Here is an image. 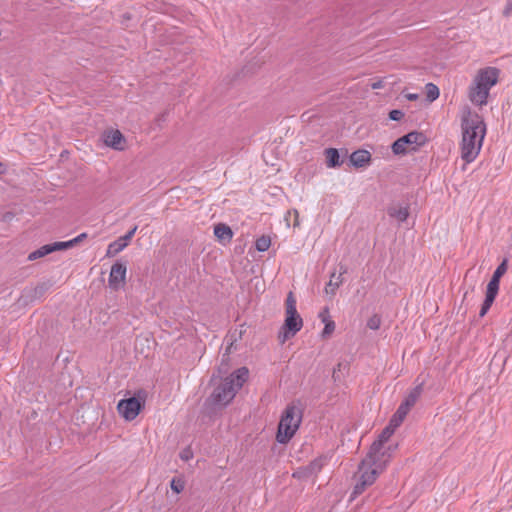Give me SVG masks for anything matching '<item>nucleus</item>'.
Returning a JSON list of instances; mask_svg holds the SVG:
<instances>
[{
	"label": "nucleus",
	"mask_w": 512,
	"mask_h": 512,
	"mask_svg": "<svg viewBox=\"0 0 512 512\" xmlns=\"http://www.w3.org/2000/svg\"><path fill=\"white\" fill-rule=\"evenodd\" d=\"M319 318L322 320V322L325 324L327 321H332L330 319L329 309L326 307L319 313Z\"/></svg>",
	"instance_id": "nucleus-34"
},
{
	"label": "nucleus",
	"mask_w": 512,
	"mask_h": 512,
	"mask_svg": "<svg viewBox=\"0 0 512 512\" xmlns=\"http://www.w3.org/2000/svg\"><path fill=\"white\" fill-rule=\"evenodd\" d=\"M369 486L371 485L361 480L360 478L356 477V483L354 485L351 498H356L358 495L362 494Z\"/></svg>",
	"instance_id": "nucleus-21"
},
{
	"label": "nucleus",
	"mask_w": 512,
	"mask_h": 512,
	"mask_svg": "<svg viewBox=\"0 0 512 512\" xmlns=\"http://www.w3.org/2000/svg\"><path fill=\"white\" fill-rule=\"evenodd\" d=\"M369 486L371 485L361 480L360 478L356 477V483L354 485L351 498H356L358 495L362 494Z\"/></svg>",
	"instance_id": "nucleus-22"
},
{
	"label": "nucleus",
	"mask_w": 512,
	"mask_h": 512,
	"mask_svg": "<svg viewBox=\"0 0 512 512\" xmlns=\"http://www.w3.org/2000/svg\"><path fill=\"white\" fill-rule=\"evenodd\" d=\"M271 245V239L269 236H261L255 242V247L259 252H265Z\"/></svg>",
	"instance_id": "nucleus-23"
},
{
	"label": "nucleus",
	"mask_w": 512,
	"mask_h": 512,
	"mask_svg": "<svg viewBox=\"0 0 512 512\" xmlns=\"http://www.w3.org/2000/svg\"><path fill=\"white\" fill-rule=\"evenodd\" d=\"M406 146V143L402 142V137H400L392 144V150L396 155L404 154L406 152Z\"/></svg>",
	"instance_id": "nucleus-27"
},
{
	"label": "nucleus",
	"mask_w": 512,
	"mask_h": 512,
	"mask_svg": "<svg viewBox=\"0 0 512 512\" xmlns=\"http://www.w3.org/2000/svg\"><path fill=\"white\" fill-rule=\"evenodd\" d=\"M285 314V322L279 333V340L282 343L293 337L303 326V320L297 312L296 299L292 292H289L286 298Z\"/></svg>",
	"instance_id": "nucleus-5"
},
{
	"label": "nucleus",
	"mask_w": 512,
	"mask_h": 512,
	"mask_svg": "<svg viewBox=\"0 0 512 512\" xmlns=\"http://www.w3.org/2000/svg\"><path fill=\"white\" fill-rule=\"evenodd\" d=\"M293 477H300V475L298 473H294Z\"/></svg>",
	"instance_id": "nucleus-39"
},
{
	"label": "nucleus",
	"mask_w": 512,
	"mask_h": 512,
	"mask_svg": "<svg viewBox=\"0 0 512 512\" xmlns=\"http://www.w3.org/2000/svg\"><path fill=\"white\" fill-rule=\"evenodd\" d=\"M327 166L330 168L338 167L341 165L338 150L335 148H327L325 150Z\"/></svg>",
	"instance_id": "nucleus-19"
},
{
	"label": "nucleus",
	"mask_w": 512,
	"mask_h": 512,
	"mask_svg": "<svg viewBox=\"0 0 512 512\" xmlns=\"http://www.w3.org/2000/svg\"><path fill=\"white\" fill-rule=\"evenodd\" d=\"M427 141L426 136L422 132L412 131L404 136H402V142H405L406 145L415 144L420 147L423 146Z\"/></svg>",
	"instance_id": "nucleus-17"
},
{
	"label": "nucleus",
	"mask_w": 512,
	"mask_h": 512,
	"mask_svg": "<svg viewBox=\"0 0 512 512\" xmlns=\"http://www.w3.org/2000/svg\"><path fill=\"white\" fill-rule=\"evenodd\" d=\"M406 98L410 101H414V100H417L418 99V95L417 94H414V93H410V94H407L406 95Z\"/></svg>",
	"instance_id": "nucleus-38"
},
{
	"label": "nucleus",
	"mask_w": 512,
	"mask_h": 512,
	"mask_svg": "<svg viewBox=\"0 0 512 512\" xmlns=\"http://www.w3.org/2000/svg\"><path fill=\"white\" fill-rule=\"evenodd\" d=\"M335 330V323L334 321H327V323H325V327L323 329V332H322V336L324 338L326 337H329Z\"/></svg>",
	"instance_id": "nucleus-31"
},
{
	"label": "nucleus",
	"mask_w": 512,
	"mask_h": 512,
	"mask_svg": "<svg viewBox=\"0 0 512 512\" xmlns=\"http://www.w3.org/2000/svg\"><path fill=\"white\" fill-rule=\"evenodd\" d=\"M404 117V113L401 110H392L389 113V118L394 121H399Z\"/></svg>",
	"instance_id": "nucleus-33"
},
{
	"label": "nucleus",
	"mask_w": 512,
	"mask_h": 512,
	"mask_svg": "<svg viewBox=\"0 0 512 512\" xmlns=\"http://www.w3.org/2000/svg\"><path fill=\"white\" fill-rule=\"evenodd\" d=\"M143 404H144V401L141 402V400L139 398L131 397L128 399L120 400L117 405V409H118L119 414L125 420L132 421L138 416Z\"/></svg>",
	"instance_id": "nucleus-10"
},
{
	"label": "nucleus",
	"mask_w": 512,
	"mask_h": 512,
	"mask_svg": "<svg viewBox=\"0 0 512 512\" xmlns=\"http://www.w3.org/2000/svg\"><path fill=\"white\" fill-rule=\"evenodd\" d=\"M180 458L184 461H188L192 458V452L189 449H186L180 453Z\"/></svg>",
	"instance_id": "nucleus-35"
},
{
	"label": "nucleus",
	"mask_w": 512,
	"mask_h": 512,
	"mask_svg": "<svg viewBox=\"0 0 512 512\" xmlns=\"http://www.w3.org/2000/svg\"><path fill=\"white\" fill-rule=\"evenodd\" d=\"M63 250L60 242L46 244L28 255V260L33 261L42 258L52 252Z\"/></svg>",
	"instance_id": "nucleus-14"
},
{
	"label": "nucleus",
	"mask_w": 512,
	"mask_h": 512,
	"mask_svg": "<svg viewBox=\"0 0 512 512\" xmlns=\"http://www.w3.org/2000/svg\"><path fill=\"white\" fill-rule=\"evenodd\" d=\"M503 13L506 16L512 15V0H507Z\"/></svg>",
	"instance_id": "nucleus-36"
},
{
	"label": "nucleus",
	"mask_w": 512,
	"mask_h": 512,
	"mask_svg": "<svg viewBox=\"0 0 512 512\" xmlns=\"http://www.w3.org/2000/svg\"><path fill=\"white\" fill-rule=\"evenodd\" d=\"M370 160L371 154L367 150H357L350 155V162L357 168L366 166Z\"/></svg>",
	"instance_id": "nucleus-15"
},
{
	"label": "nucleus",
	"mask_w": 512,
	"mask_h": 512,
	"mask_svg": "<svg viewBox=\"0 0 512 512\" xmlns=\"http://www.w3.org/2000/svg\"><path fill=\"white\" fill-rule=\"evenodd\" d=\"M214 235L220 242L225 244L231 241L233 232L228 225L220 223L215 225Z\"/></svg>",
	"instance_id": "nucleus-16"
},
{
	"label": "nucleus",
	"mask_w": 512,
	"mask_h": 512,
	"mask_svg": "<svg viewBox=\"0 0 512 512\" xmlns=\"http://www.w3.org/2000/svg\"><path fill=\"white\" fill-rule=\"evenodd\" d=\"M499 70L495 67L480 69L468 88L469 100L477 106L487 104L490 89L497 84Z\"/></svg>",
	"instance_id": "nucleus-2"
},
{
	"label": "nucleus",
	"mask_w": 512,
	"mask_h": 512,
	"mask_svg": "<svg viewBox=\"0 0 512 512\" xmlns=\"http://www.w3.org/2000/svg\"><path fill=\"white\" fill-rule=\"evenodd\" d=\"M229 337H230L231 342L229 343V345L226 349V353L223 355V357H225L226 355H228L231 352L234 342H236L238 340V338L242 337V330H240L239 332H237V331L232 332Z\"/></svg>",
	"instance_id": "nucleus-30"
},
{
	"label": "nucleus",
	"mask_w": 512,
	"mask_h": 512,
	"mask_svg": "<svg viewBox=\"0 0 512 512\" xmlns=\"http://www.w3.org/2000/svg\"><path fill=\"white\" fill-rule=\"evenodd\" d=\"M439 88L433 84H426V97L430 102L435 101L439 97Z\"/></svg>",
	"instance_id": "nucleus-24"
},
{
	"label": "nucleus",
	"mask_w": 512,
	"mask_h": 512,
	"mask_svg": "<svg viewBox=\"0 0 512 512\" xmlns=\"http://www.w3.org/2000/svg\"><path fill=\"white\" fill-rule=\"evenodd\" d=\"M127 267L123 262H116L112 265L109 275V285L112 289L118 290L123 287L126 281Z\"/></svg>",
	"instance_id": "nucleus-11"
},
{
	"label": "nucleus",
	"mask_w": 512,
	"mask_h": 512,
	"mask_svg": "<svg viewBox=\"0 0 512 512\" xmlns=\"http://www.w3.org/2000/svg\"><path fill=\"white\" fill-rule=\"evenodd\" d=\"M248 373L246 367L239 368L214 388L209 400L214 405H227L246 381Z\"/></svg>",
	"instance_id": "nucleus-3"
},
{
	"label": "nucleus",
	"mask_w": 512,
	"mask_h": 512,
	"mask_svg": "<svg viewBox=\"0 0 512 512\" xmlns=\"http://www.w3.org/2000/svg\"><path fill=\"white\" fill-rule=\"evenodd\" d=\"M387 463L388 461H386L385 458H379L367 453L366 457L360 463L358 473L355 477L372 485L377 477L384 471Z\"/></svg>",
	"instance_id": "nucleus-7"
},
{
	"label": "nucleus",
	"mask_w": 512,
	"mask_h": 512,
	"mask_svg": "<svg viewBox=\"0 0 512 512\" xmlns=\"http://www.w3.org/2000/svg\"><path fill=\"white\" fill-rule=\"evenodd\" d=\"M170 487L175 493H180L184 490L185 483L180 478H173L171 480Z\"/></svg>",
	"instance_id": "nucleus-28"
},
{
	"label": "nucleus",
	"mask_w": 512,
	"mask_h": 512,
	"mask_svg": "<svg viewBox=\"0 0 512 512\" xmlns=\"http://www.w3.org/2000/svg\"><path fill=\"white\" fill-rule=\"evenodd\" d=\"M86 237H87L86 233H81L80 235H78L77 237H75L69 241L60 242V244H61L63 250L69 249V248H72L73 246H75L76 244H78L79 242H81Z\"/></svg>",
	"instance_id": "nucleus-26"
},
{
	"label": "nucleus",
	"mask_w": 512,
	"mask_h": 512,
	"mask_svg": "<svg viewBox=\"0 0 512 512\" xmlns=\"http://www.w3.org/2000/svg\"><path fill=\"white\" fill-rule=\"evenodd\" d=\"M137 230V226H134L131 230H129L124 236L119 237L122 242L126 243V246H128L129 242L133 238L135 232Z\"/></svg>",
	"instance_id": "nucleus-32"
},
{
	"label": "nucleus",
	"mask_w": 512,
	"mask_h": 512,
	"mask_svg": "<svg viewBox=\"0 0 512 512\" xmlns=\"http://www.w3.org/2000/svg\"><path fill=\"white\" fill-rule=\"evenodd\" d=\"M507 271V260H503V262L496 268L494 271L491 280L489 281L486 289V295L485 300L482 304L481 310H480V317H483L492 306L498 291H499V284H500V278L506 273Z\"/></svg>",
	"instance_id": "nucleus-8"
},
{
	"label": "nucleus",
	"mask_w": 512,
	"mask_h": 512,
	"mask_svg": "<svg viewBox=\"0 0 512 512\" xmlns=\"http://www.w3.org/2000/svg\"><path fill=\"white\" fill-rule=\"evenodd\" d=\"M388 215L395 218L399 222H404L409 216V209L407 206L393 205L387 210Z\"/></svg>",
	"instance_id": "nucleus-18"
},
{
	"label": "nucleus",
	"mask_w": 512,
	"mask_h": 512,
	"mask_svg": "<svg viewBox=\"0 0 512 512\" xmlns=\"http://www.w3.org/2000/svg\"><path fill=\"white\" fill-rule=\"evenodd\" d=\"M400 425L401 422L395 423L394 417H391L389 424L382 430L378 439L372 443L368 453L379 458H385L389 462L392 452L397 448V444L389 443V440Z\"/></svg>",
	"instance_id": "nucleus-6"
},
{
	"label": "nucleus",
	"mask_w": 512,
	"mask_h": 512,
	"mask_svg": "<svg viewBox=\"0 0 512 512\" xmlns=\"http://www.w3.org/2000/svg\"><path fill=\"white\" fill-rule=\"evenodd\" d=\"M346 267L340 266V272L338 275H336L335 272H333L330 275V280L325 286V293L330 295H335L337 289L340 287V285L343 283V274L346 273Z\"/></svg>",
	"instance_id": "nucleus-13"
},
{
	"label": "nucleus",
	"mask_w": 512,
	"mask_h": 512,
	"mask_svg": "<svg viewBox=\"0 0 512 512\" xmlns=\"http://www.w3.org/2000/svg\"><path fill=\"white\" fill-rule=\"evenodd\" d=\"M104 143L115 150H123L125 138L119 130H109L104 134Z\"/></svg>",
	"instance_id": "nucleus-12"
},
{
	"label": "nucleus",
	"mask_w": 512,
	"mask_h": 512,
	"mask_svg": "<svg viewBox=\"0 0 512 512\" xmlns=\"http://www.w3.org/2000/svg\"><path fill=\"white\" fill-rule=\"evenodd\" d=\"M302 421V410L294 404L288 405L278 425L276 439L279 443H287L296 433Z\"/></svg>",
	"instance_id": "nucleus-4"
},
{
	"label": "nucleus",
	"mask_w": 512,
	"mask_h": 512,
	"mask_svg": "<svg viewBox=\"0 0 512 512\" xmlns=\"http://www.w3.org/2000/svg\"><path fill=\"white\" fill-rule=\"evenodd\" d=\"M126 247H127L126 243L122 242V240L120 238H118L117 240L111 242L108 245L107 251H106V256L114 257L115 255L120 253L122 250H124Z\"/></svg>",
	"instance_id": "nucleus-20"
},
{
	"label": "nucleus",
	"mask_w": 512,
	"mask_h": 512,
	"mask_svg": "<svg viewBox=\"0 0 512 512\" xmlns=\"http://www.w3.org/2000/svg\"><path fill=\"white\" fill-rule=\"evenodd\" d=\"M381 325V317L377 314L372 315L367 321V327L372 330L379 329Z\"/></svg>",
	"instance_id": "nucleus-29"
},
{
	"label": "nucleus",
	"mask_w": 512,
	"mask_h": 512,
	"mask_svg": "<svg viewBox=\"0 0 512 512\" xmlns=\"http://www.w3.org/2000/svg\"><path fill=\"white\" fill-rule=\"evenodd\" d=\"M383 86H384L383 85V80H378V81H375V82L371 83V88L372 89H380Z\"/></svg>",
	"instance_id": "nucleus-37"
},
{
	"label": "nucleus",
	"mask_w": 512,
	"mask_h": 512,
	"mask_svg": "<svg viewBox=\"0 0 512 512\" xmlns=\"http://www.w3.org/2000/svg\"><path fill=\"white\" fill-rule=\"evenodd\" d=\"M461 158L466 163L473 162L478 156L486 134V126L482 118L468 112L462 118Z\"/></svg>",
	"instance_id": "nucleus-1"
},
{
	"label": "nucleus",
	"mask_w": 512,
	"mask_h": 512,
	"mask_svg": "<svg viewBox=\"0 0 512 512\" xmlns=\"http://www.w3.org/2000/svg\"><path fill=\"white\" fill-rule=\"evenodd\" d=\"M423 391V384L414 387L406 396L404 401L400 404L396 412L393 414L394 422H403L410 409L415 405Z\"/></svg>",
	"instance_id": "nucleus-9"
},
{
	"label": "nucleus",
	"mask_w": 512,
	"mask_h": 512,
	"mask_svg": "<svg viewBox=\"0 0 512 512\" xmlns=\"http://www.w3.org/2000/svg\"><path fill=\"white\" fill-rule=\"evenodd\" d=\"M284 219H285L286 224H287L288 227L290 226V220L291 219H293V224L292 225H293L294 228L300 226L299 213H298V211L296 209L287 211Z\"/></svg>",
	"instance_id": "nucleus-25"
}]
</instances>
